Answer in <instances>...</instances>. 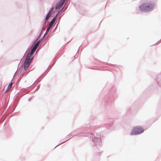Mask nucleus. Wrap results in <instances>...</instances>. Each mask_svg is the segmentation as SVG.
Returning a JSON list of instances; mask_svg holds the SVG:
<instances>
[{
	"instance_id": "obj_11",
	"label": "nucleus",
	"mask_w": 161,
	"mask_h": 161,
	"mask_svg": "<svg viewBox=\"0 0 161 161\" xmlns=\"http://www.w3.org/2000/svg\"><path fill=\"white\" fill-rule=\"evenodd\" d=\"M106 128L107 129L109 130H114V127H113V124L112 123L108 125H105Z\"/></svg>"
},
{
	"instance_id": "obj_2",
	"label": "nucleus",
	"mask_w": 161,
	"mask_h": 161,
	"mask_svg": "<svg viewBox=\"0 0 161 161\" xmlns=\"http://www.w3.org/2000/svg\"><path fill=\"white\" fill-rule=\"evenodd\" d=\"M158 0H152V1L143 3L139 6V10L142 12H148L152 11L155 7V2Z\"/></svg>"
},
{
	"instance_id": "obj_3",
	"label": "nucleus",
	"mask_w": 161,
	"mask_h": 161,
	"mask_svg": "<svg viewBox=\"0 0 161 161\" xmlns=\"http://www.w3.org/2000/svg\"><path fill=\"white\" fill-rule=\"evenodd\" d=\"M65 0H58L55 3L53 4V6L50 9L48 12L46 14L45 18V20H46L50 16L51 14H53L55 11L61 10V8L62 7Z\"/></svg>"
},
{
	"instance_id": "obj_1",
	"label": "nucleus",
	"mask_w": 161,
	"mask_h": 161,
	"mask_svg": "<svg viewBox=\"0 0 161 161\" xmlns=\"http://www.w3.org/2000/svg\"><path fill=\"white\" fill-rule=\"evenodd\" d=\"M91 128L90 126H87L82 128V133L88 137L92 141L91 145L95 150L99 148L102 145L101 135L99 133H95L92 134L90 132L91 131Z\"/></svg>"
},
{
	"instance_id": "obj_6",
	"label": "nucleus",
	"mask_w": 161,
	"mask_h": 161,
	"mask_svg": "<svg viewBox=\"0 0 161 161\" xmlns=\"http://www.w3.org/2000/svg\"><path fill=\"white\" fill-rule=\"evenodd\" d=\"M144 131V129L142 127L140 126H136L133 128L131 130L130 135H137L143 133Z\"/></svg>"
},
{
	"instance_id": "obj_25",
	"label": "nucleus",
	"mask_w": 161,
	"mask_h": 161,
	"mask_svg": "<svg viewBox=\"0 0 161 161\" xmlns=\"http://www.w3.org/2000/svg\"><path fill=\"white\" fill-rule=\"evenodd\" d=\"M43 27H42L41 30V33L40 34H42V32H43L44 31V30L43 29Z\"/></svg>"
},
{
	"instance_id": "obj_8",
	"label": "nucleus",
	"mask_w": 161,
	"mask_h": 161,
	"mask_svg": "<svg viewBox=\"0 0 161 161\" xmlns=\"http://www.w3.org/2000/svg\"><path fill=\"white\" fill-rule=\"evenodd\" d=\"M23 65L24 67L21 66L19 68V71L20 72V76L22 77H23L24 76H26L29 72L32 70L31 69L30 70H28V69L27 70L28 67H27L26 68H25L27 65L26 62H24Z\"/></svg>"
},
{
	"instance_id": "obj_5",
	"label": "nucleus",
	"mask_w": 161,
	"mask_h": 161,
	"mask_svg": "<svg viewBox=\"0 0 161 161\" xmlns=\"http://www.w3.org/2000/svg\"><path fill=\"white\" fill-rule=\"evenodd\" d=\"M115 88L114 87H113L110 89L108 92L110 94V96L106 97L104 98V100L105 102L107 103V104L110 105L114 100L113 96V94H115Z\"/></svg>"
},
{
	"instance_id": "obj_9",
	"label": "nucleus",
	"mask_w": 161,
	"mask_h": 161,
	"mask_svg": "<svg viewBox=\"0 0 161 161\" xmlns=\"http://www.w3.org/2000/svg\"><path fill=\"white\" fill-rule=\"evenodd\" d=\"M23 65L24 67L21 66L19 68V71L20 72V76L22 77H23L24 76H26L29 72L32 70L31 69L30 70H28V69L27 70L28 67H27L26 68H25L27 65L26 62H24Z\"/></svg>"
},
{
	"instance_id": "obj_19",
	"label": "nucleus",
	"mask_w": 161,
	"mask_h": 161,
	"mask_svg": "<svg viewBox=\"0 0 161 161\" xmlns=\"http://www.w3.org/2000/svg\"><path fill=\"white\" fill-rule=\"evenodd\" d=\"M52 25H49V26H48V27L47 28V29L46 32H48L49 30H50L51 31L52 30Z\"/></svg>"
},
{
	"instance_id": "obj_24",
	"label": "nucleus",
	"mask_w": 161,
	"mask_h": 161,
	"mask_svg": "<svg viewBox=\"0 0 161 161\" xmlns=\"http://www.w3.org/2000/svg\"><path fill=\"white\" fill-rule=\"evenodd\" d=\"M40 86V84L38 85V86H37L36 88V91H37L38 90V89L39 88Z\"/></svg>"
},
{
	"instance_id": "obj_20",
	"label": "nucleus",
	"mask_w": 161,
	"mask_h": 161,
	"mask_svg": "<svg viewBox=\"0 0 161 161\" xmlns=\"http://www.w3.org/2000/svg\"><path fill=\"white\" fill-rule=\"evenodd\" d=\"M56 62V60H54V61H53V63L50 65V69L47 72H48V71L50 70L51 69V68L55 64Z\"/></svg>"
},
{
	"instance_id": "obj_23",
	"label": "nucleus",
	"mask_w": 161,
	"mask_h": 161,
	"mask_svg": "<svg viewBox=\"0 0 161 161\" xmlns=\"http://www.w3.org/2000/svg\"><path fill=\"white\" fill-rule=\"evenodd\" d=\"M41 36V34H40L37 36L36 40H38L40 38V36Z\"/></svg>"
},
{
	"instance_id": "obj_17",
	"label": "nucleus",
	"mask_w": 161,
	"mask_h": 161,
	"mask_svg": "<svg viewBox=\"0 0 161 161\" xmlns=\"http://www.w3.org/2000/svg\"><path fill=\"white\" fill-rule=\"evenodd\" d=\"M13 84V83L12 82H10L9 84V85H8L7 88V89H6V90H5V91L4 92L5 93L6 92H7L9 89H10L11 88V87H12V85Z\"/></svg>"
},
{
	"instance_id": "obj_10",
	"label": "nucleus",
	"mask_w": 161,
	"mask_h": 161,
	"mask_svg": "<svg viewBox=\"0 0 161 161\" xmlns=\"http://www.w3.org/2000/svg\"><path fill=\"white\" fill-rule=\"evenodd\" d=\"M44 37V35L42 37V38H40L38 41H37L35 43L34 45H33V44H32L31 47L30 48H31L32 47L36 48H37V47L38 45L40 44V42H41L43 40V37Z\"/></svg>"
},
{
	"instance_id": "obj_13",
	"label": "nucleus",
	"mask_w": 161,
	"mask_h": 161,
	"mask_svg": "<svg viewBox=\"0 0 161 161\" xmlns=\"http://www.w3.org/2000/svg\"><path fill=\"white\" fill-rule=\"evenodd\" d=\"M61 9H62V8H61ZM62 9H61V10L59 12L57 16V18L58 19L59 21L60 19L61 18V16L64 14V11H65V9L64 11H62Z\"/></svg>"
},
{
	"instance_id": "obj_31",
	"label": "nucleus",
	"mask_w": 161,
	"mask_h": 161,
	"mask_svg": "<svg viewBox=\"0 0 161 161\" xmlns=\"http://www.w3.org/2000/svg\"><path fill=\"white\" fill-rule=\"evenodd\" d=\"M17 7L18 8H20V7H19V6L18 5H17Z\"/></svg>"
},
{
	"instance_id": "obj_30",
	"label": "nucleus",
	"mask_w": 161,
	"mask_h": 161,
	"mask_svg": "<svg viewBox=\"0 0 161 161\" xmlns=\"http://www.w3.org/2000/svg\"><path fill=\"white\" fill-rule=\"evenodd\" d=\"M78 57V55L77 54H76L74 56V58H77Z\"/></svg>"
},
{
	"instance_id": "obj_32",
	"label": "nucleus",
	"mask_w": 161,
	"mask_h": 161,
	"mask_svg": "<svg viewBox=\"0 0 161 161\" xmlns=\"http://www.w3.org/2000/svg\"><path fill=\"white\" fill-rule=\"evenodd\" d=\"M69 42V41L68 42H67L66 43V44L68 43Z\"/></svg>"
},
{
	"instance_id": "obj_14",
	"label": "nucleus",
	"mask_w": 161,
	"mask_h": 161,
	"mask_svg": "<svg viewBox=\"0 0 161 161\" xmlns=\"http://www.w3.org/2000/svg\"><path fill=\"white\" fill-rule=\"evenodd\" d=\"M46 39H44L43 38V40L41 42H40L39 44V47H42L44 46L46 43Z\"/></svg>"
},
{
	"instance_id": "obj_28",
	"label": "nucleus",
	"mask_w": 161,
	"mask_h": 161,
	"mask_svg": "<svg viewBox=\"0 0 161 161\" xmlns=\"http://www.w3.org/2000/svg\"><path fill=\"white\" fill-rule=\"evenodd\" d=\"M59 21H58V23H57V25H56V26L54 30H55L56 29L57 27V26L59 24Z\"/></svg>"
},
{
	"instance_id": "obj_33",
	"label": "nucleus",
	"mask_w": 161,
	"mask_h": 161,
	"mask_svg": "<svg viewBox=\"0 0 161 161\" xmlns=\"http://www.w3.org/2000/svg\"><path fill=\"white\" fill-rule=\"evenodd\" d=\"M159 42V41H158L157 42V43H158V42Z\"/></svg>"
},
{
	"instance_id": "obj_7",
	"label": "nucleus",
	"mask_w": 161,
	"mask_h": 161,
	"mask_svg": "<svg viewBox=\"0 0 161 161\" xmlns=\"http://www.w3.org/2000/svg\"><path fill=\"white\" fill-rule=\"evenodd\" d=\"M23 65L24 67L21 66L19 68V71L20 72V76L22 77H23L24 76H26L29 72L32 70L31 69L30 70H28V69L27 70L28 67H27L26 68H25L27 65L26 62H24Z\"/></svg>"
},
{
	"instance_id": "obj_18",
	"label": "nucleus",
	"mask_w": 161,
	"mask_h": 161,
	"mask_svg": "<svg viewBox=\"0 0 161 161\" xmlns=\"http://www.w3.org/2000/svg\"><path fill=\"white\" fill-rule=\"evenodd\" d=\"M69 136H70L69 135H67V137L68 138L69 137ZM72 137H73V136H71V137H69V138L68 139L66 140L65 141H64V142H62L61 143H60L59 144L57 145V146H56L55 147V148H55L56 147H57V146H58L59 145H60V144H62V143H64V142H65L67 141H68L69 139H70V138H72Z\"/></svg>"
},
{
	"instance_id": "obj_26",
	"label": "nucleus",
	"mask_w": 161,
	"mask_h": 161,
	"mask_svg": "<svg viewBox=\"0 0 161 161\" xmlns=\"http://www.w3.org/2000/svg\"><path fill=\"white\" fill-rule=\"evenodd\" d=\"M41 80H39V79H38L36 80V81L35 82H37V83H38V82H40L41 81Z\"/></svg>"
},
{
	"instance_id": "obj_12",
	"label": "nucleus",
	"mask_w": 161,
	"mask_h": 161,
	"mask_svg": "<svg viewBox=\"0 0 161 161\" xmlns=\"http://www.w3.org/2000/svg\"><path fill=\"white\" fill-rule=\"evenodd\" d=\"M155 80L158 85L161 84V75L158 76L155 79Z\"/></svg>"
},
{
	"instance_id": "obj_22",
	"label": "nucleus",
	"mask_w": 161,
	"mask_h": 161,
	"mask_svg": "<svg viewBox=\"0 0 161 161\" xmlns=\"http://www.w3.org/2000/svg\"><path fill=\"white\" fill-rule=\"evenodd\" d=\"M47 22V20H45L44 21V23L43 24V27H42L44 28V27H45L46 26Z\"/></svg>"
},
{
	"instance_id": "obj_27",
	"label": "nucleus",
	"mask_w": 161,
	"mask_h": 161,
	"mask_svg": "<svg viewBox=\"0 0 161 161\" xmlns=\"http://www.w3.org/2000/svg\"><path fill=\"white\" fill-rule=\"evenodd\" d=\"M97 155H100L101 154V152L97 153Z\"/></svg>"
},
{
	"instance_id": "obj_16",
	"label": "nucleus",
	"mask_w": 161,
	"mask_h": 161,
	"mask_svg": "<svg viewBox=\"0 0 161 161\" xmlns=\"http://www.w3.org/2000/svg\"><path fill=\"white\" fill-rule=\"evenodd\" d=\"M83 131L82 130V128L80 129H77L75 131V133H76V134L75 135H78L80 134H83L82 133Z\"/></svg>"
},
{
	"instance_id": "obj_4",
	"label": "nucleus",
	"mask_w": 161,
	"mask_h": 161,
	"mask_svg": "<svg viewBox=\"0 0 161 161\" xmlns=\"http://www.w3.org/2000/svg\"><path fill=\"white\" fill-rule=\"evenodd\" d=\"M36 49V48L32 47L31 48L30 47V48L26 50L25 53V55L26 56L24 61L26 62V63L27 65L25 68H27V67H28L29 66L30 62L34 57L33 56H32L33 54Z\"/></svg>"
},
{
	"instance_id": "obj_29",
	"label": "nucleus",
	"mask_w": 161,
	"mask_h": 161,
	"mask_svg": "<svg viewBox=\"0 0 161 161\" xmlns=\"http://www.w3.org/2000/svg\"><path fill=\"white\" fill-rule=\"evenodd\" d=\"M32 98V97H31V98H29L28 99V101L29 102H30Z\"/></svg>"
},
{
	"instance_id": "obj_21",
	"label": "nucleus",
	"mask_w": 161,
	"mask_h": 161,
	"mask_svg": "<svg viewBox=\"0 0 161 161\" xmlns=\"http://www.w3.org/2000/svg\"><path fill=\"white\" fill-rule=\"evenodd\" d=\"M47 73L48 72H47V73L46 74H44L43 76H40L39 78V79H43L45 76V75H47Z\"/></svg>"
},
{
	"instance_id": "obj_15",
	"label": "nucleus",
	"mask_w": 161,
	"mask_h": 161,
	"mask_svg": "<svg viewBox=\"0 0 161 161\" xmlns=\"http://www.w3.org/2000/svg\"><path fill=\"white\" fill-rule=\"evenodd\" d=\"M59 11H59V10H58L57 11L58 12H57V14L55 15V16L53 17V18L51 20V21L50 22V25H53V22H54V21L55 20V19H56V18L57 17V15H58V13H59Z\"/></svg>"
}]
</instances>
